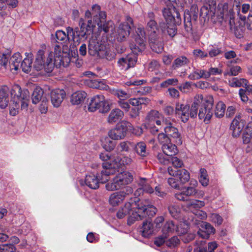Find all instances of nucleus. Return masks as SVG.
<instances>
[{
    "instance_id": "f257e3e1",
    "label": "nucleus",
    "mask_w": 252,
    "mask_h": 252,
    "mask_svg": "<svg viewBox=\"0 0 252 252\" xmlns=\"http://www.w3.org/2000/svg\"><path fill=\"white\" fill-rule=\"evenodd\" d=\"M156 212V208L149 204L148 200L140 201L134 198L125 203L117 212V216L119 219H123L129 215L128 223L131 224L134 221L141 220L147 216L152 217Z\"/></svg>"
},
{
    "instance_id": "f03ea898",
    "label": "nucleus",
    "mask_w": 252,
    "mask_h": 252,
    "mask_svg": "<svg viewBox=\"0 0 252 252\" xmlns=\"http://www.w3.org/2000/svg\"><path fill=\"white\" fill-rule=\"evenodd\" d=\"M156 212V208L149 204L148 200L140 201L134 198L125 203L117 212V216L119 219H123L129 215L128 223L131 224L134 221L141 220L147 216L152 217Z\"/></svg>"
},
{
    "instance_id": "7ed1b4c3",
    "label": "nucleus",
    "mask_w": 252,
    "mask_h": 252,
    "mask_svg": "<svg viewBox=\"0 0 252 252\" xmlns=\"http://www.w3.org/2000/svg\"><path fill=\"white\" fill-rule=\"evenodd\" d=\"M156 212V208L149 204L148 200L140 201L134 198L125 203L117 212V216L119 219H123L129 215L128 223L131 224L134 221L141 220L147 216L152 217Z\"/></svg>"
},
{
    "instance_id": "20e7f679",
    "label": "nucleus",
    "mask_w": 252,
    "mask_h": 252,
    "mask_svg": "<svg viewBox=\"0 0 252 252\" xmlns=\"http://www.w3.org/2000/svg\"><path fill=\"white\" fill-rule=\"evenodd\" d=\"M237 16H239L241 22H237V16L232 7L226 3L223 4L221 18L225 22H228L230 31L234 33L237 38H240L243 36L245 30L246 17L240 13L238 14V13Z\"/></svg>"
},
{
    "instance_id": "39448f33",
    "label": "nucleus",
    "mask_w": 252,
    "mask_h": 252,
    "mask_svg": "<svg viewBox=\"0 0 252 252\" xmlns=\"http://www.w3.org/2000/svg\"><path fill=\"white\" fill-rule=\"evenodd\" d=\"M10 94L13 105V109L10 110L11 115L16 116L20 107L21 109L27 110L30 98V93L28 90H22L19 85H14L10 90Z\"/></svg>"
},
{
    "instance_id": "423d86ee",
    "label": "nucleus",
    "mask_w": 252,
    "mask_h": 252,
    "mask_svg": "<svg viewBox=\"0 0 252 252\" xmlns=\"http://www.w3.org/2000/svg\"><path fill=\"white\" fill-rule=\"evenodd\" d=\"M126 158H107L104 161L102 166L104 168L100 175L97 177L102 183H105L110 179V175H114L117 172H119L120 169H123L125 167Z\"/></svg>"
},
{
    "instance_id": "0eeeda50",
    "label": "nucleus",
    "mask_w": 252,
    "mask_h": 252,
    "mask_svg": "<svg viewBox=\"0 0 252 252\" xmlns=\"http://www.w3.org/2000/svg\"><path fill=\"white\" fill-rule=\"evenodd\" d=\"M33 67L37 71L44 69L47 73L52 72L54 68L53 52L46 54L44 50H39L37 53Z\"/></svg>"
},
{
    "instance_id": "6e6552de",
    "label": "nucleus",
    "mask_w": 252,
    "mask_h": 252,
    "mask_svg": "<svg viewBox=\"0 0 252 252\" xmlns=\"http://www.w3.org/2000/svg\"><path fill=\"white\" fill-rule=\"evenodd\" d=\"M133 179L132 175L129 172H121L116 175L112 182L106 184L105 187L109 191L119 190L131 183Z\"/></svg>"
},
{
    "instance_id": "1a4fd4ad",
    "label": "nucleus",
    "mask_w": 252,
    "mask_h": 252,
    "mask_svg": "<svg viewBox=\"0 0 252 252\" xmlns=\"http://www.w3.org/2000/svg\"><path fill=\"white\" fill-rule=\"evenodd\" d=\"M110 109L108 102L105 99L104 95L97 94L94 96L91 100L88 105V110L90 112H94L98 110L99 113H106Z\"/></svg>"
},
{
    "instance_id": "9d476101",
    "label": "nucleus",
    "mask_w": 252,
    "mask_h": 252,
    "mask_svg": "<svg viewBox=\"0 0 252 252\" xmlns=\"http://www.w3.org/2000/svg\"><path fill=\"white\" fill-rule=\"evenodd\" d=\"M214 99L212 95H207L204 97V103L202 107L199 109L198 117L201 120H203L206 124H208L211 119L213 111Z\"/></svg>"
},
{
    "instance_id": "9b49d317",
    "label": "nucleus",
    "mask_w": 252,
    "mask_h": 252,
    "mask_svg": "<svg viewBox=\"0 0 252 252\" xmlns=\"http://www.w3.org/2000/svg\"><path fill=\"white\" fill-rule=\"evenodd\" d=\"M133 26L132 19L129 16L126 17V22L120 24L117 30L115 36L118 41H123L126 40L130 34L131 27Z\"/></svg>"
},
{
    "instance_id": "f8f14e48",
    "label": "nucleus",
    "mask_w": 252,
    "mask_h": 252,
    "mask_svg": "<svg viewBox=\"0 0 252 252\" xmlns=\"http://www.w3.org/2000/svg\"><path fill=\"white\" fill-rule=\"evenodd\" d=\"M162 124L165 125L164 127L165 133L171 137L172 142L177 145H181L182 140L181 134L173 123L170 120L165 119L162 121Z\"/></svg>"
},
{
    "instance_id": "ddd939ff",
    "label": "nucleus",
    "mask_w": 252,
    "mask_h": 252,
    "mask_svg": "<svg viewBox=\"0 0 252 252\" xmlns=\"http://www.w3.org/2000/svg\"><path fill=\"white\" fill-rule=\"evenodd\" d=\"M198 9L196 4L191 5L190 10H186L184 13V28L186 32L190 33L192 32L191 21H195L198 17Z\"/></svg>"
},
{
    "instance_id": "4468645a",
    "label": "nucleus",
    "mask_w": 252,
    "mask_h": 252,
    "mask_svg": "<svg viewBox=\"0 0 252 252\" xmlns=\"http://www.w3.org/2000/svg\"><path fill=\"white\" fill-rule=\"evenodd\" d=\"M136 35L135 38V43H131L130 49L132 52L139 53L145 49V39L146 34L143 28H138L136 30Z\"/></svg>"
},
{
    "instance_id": "2eb2a0df",
    "label": "nucleus",
    "mask_w": 252,
    "mask_h": 252,
    "mask_svg": "<svg viewBox=\"0 0 252 252\" xmlns=\"http://www.w3.org/2000/svg\"><path fill=\"white\" fill-rule=\"evenodd\" d=\"M130 124L127 121H123L118 124L116 127L111 130L109 132V136L113 139L119 140L124 138L126 133L128 127Z\"/></svg>"
},
{
    "instance_id": "dca6fc26",
    "label": "nucleus",
    "mask_w": 252,
    "mask_h": 252,
    "mask_svg": "<svg viewBox=\"0 0 252 252\" xmlns=\"http://www.w3.org/2000/svg\"><path fill=\"white\" fill-rule=\"evenodd\" d=\"M132 192V188L129 186L126 187L123 191H117L111 194L109 197V203L113 206L118 205L124 200L126 195Z\"/></svg>"
},
{
    "instance_id": "f3484780",
    "label": "nucleus",
    "mask_w": 252,
    "mask_h": 252,
    "mask_svg": "<svg viewBox=\"0 0 252 252\" xmlns=\"http://www.w3.org/2000/svg\"><path fill=\"white\" fill-rule=\"evenodd\" d=\"M175 113L180 116L181 120L184 123H186L189 119L191 117V107L187 103L177 102L175 106Z\"/></svg>"
},
{
    "instance_id": "a211bd4d",
    "label": "nucleus",
    "mask_w": 252,
    "mask_h": 252,
    "mask_svg": "<svg viewBox=\"0 0 252 252\" xmlns=\"http://www.w3.org/2000/svg\"><path fill=\"white\" fill-rule=\"evenodd\" d=\"M245 125V121L242 119L241 115L239 114L236 116L230 127V130L232 131V136L234 138L239 137Z\"/></svg>"
},
{
    "instance_id": "6ab92c4d",
    "label": "nucleus",
    "mask_w": 252,
    "mask_h": 252,
    "mask_svg": "<svg viewBox=\"0 0 252 252\" xmlns=\"http://www.w3.org/2000/svg\"><path fill=\"white\" fill-rule=\"evenodd\" d=\"M129 54L125 57L122 58L118 61L119 67L121 70H127L130 67L134 66L137 62V56L134 53Z\"/></svg>"
},
{
    "instance_id": "aec40b11",
    "label": "nucleus",
    "mask_w": 252,
    "mask_h": 252,
    "mask_svg": "<svg viewBox=\"0 0 252 252\" xmlns=\"http://www.w3.org/2000/svg\"><path fill=\"white\" fill-rule=\"evenodd\" d=\"M168 171L170 175L176 177L182 183H185L189 180V173L185 169L174 170L171 167H169Z\"/></svg>"
},
{
    "instance_id": "412c9836",
    "label": "nucleus",
    "mask_w": 252,
    "mask_h": 252,
    "mask_svg": "<svg viewBox=\"0 0 252 252\" xmlns=\"http://www.w3.org/2000/svg\"><path fill=\"white\" fill-rule=\"evenodd\" d=\"M104 46L98 42L95 37L90 39L88 45V52L91 56H100L99 52L103 50Z\"/></svg>"
},
{
    "instance_id": "4be33fe9",
    "label": "nucleus",
    "mask_w": 252,
    "mask_h": 252,
    "mask_svg": "<svg viewBox=\"0 0 252 252\" xmlns=\"http://www.w3.org/2000/svg\"><path fill=\"white\" fill-rule=\"evenodd\" d=\"M65 96V93L63 90L56 89L51 93V101L55 107H58Z\"/></svg>"
},
{
    "instance_id": "5701e85b",
    "label": "nucleus",
    "mask_w": 252,
    "mask_h": 252,
    "mask_svg": "<svg viewBox=\"0 0 252 252\" xmlns=\"http://www.w3.org/2000/svg\"><path fill=\"white\" fill-rule=\"evenodd\" d=\"M149 44L152 50L157 53L162 52L163 50V44L158 35H150L149 37Z\"/></svg>"
},
{
    "instance_id": "b1692460",
    "label": "nucleus",
    "mask_w": 252,
    "mask_h": 252,
    "mask_svg": "<svg viewBox=\"0 0 252 252\" xmlns=\"http://www.w3.org/2000/svg\"><path fill=\"white\" fill-rule=\"evenodd\" d=\"M10 91L6 86H3L0 89V108L5 109L9 102V94Z\"/></svg>"
},
{
    "instance_id": "393cba45",
    "label": "nucleus",
    "mask_w": 252,
    "mask_h": 252,
    "mask_svg": "<svg viewBox=\"0 0 252 252\" xmlns=\"http://www.w3.org/2000/svg\"><path fill=\"white\" fill-rule=\"evenodd\" d=\"M159 27L163 32L165 33L166 31L171 37H173L177 33L176 26L173 22L161 23H159Z\"/></svg>"
},
{
    "instance_id": "a878e982",
    "label": "nucleus",
    "mask_w": 252,
    "mask_h": 252,
    "mask_svg": "<svg viewBox=\"0 0 252 252\" xmlns=\"http://www.w3.org/2000/svg\"><path fill=\"white\" fill-rule=\"evenodd\" d=\"M124 116V112L119 108L112 110L107 118V122L113 124L121 120Z\"/></svg>"
},
{
    "instance_id": "bb28decb",
    "label": "nucleus",
    "mask_w": 252,
    "mask_h": 252,
    "mask_svg": "<svg viewBox=\"0 0 252 252\" xmlns=\"http://www.w3.org/2000/svg\"><path fill=\"white\" fill-rule=\"evenodd\" d=\"M204 98H203V96L201 94H197L195 95L193 102L191 106V118L196 117L198 106L201 103H204Z\"/></svg>"
},
{
    "instance_id": "cd10ccee",
    "label": "nucleus",
    "mask_w": 252,
    "mask_h": 252,
    "mask_svg": "<svg viewBox=\"0 0 252 252\" xmlns=\"http://www.w3.org/2000/svg\"><path fill=\"white\" fill-rule=\"evenodd\" d=\"M87 94L82 91L74 93L71 96L70 101L72 104L78 105L84 102L86 97Z\"/></svg>"
},
{
    "instance_id": "c85d7f7f",
    "label": "nucleus",
    "mask_w": 252,
    "mask_h": 252,
    "mask_svg": "<svg viewBox=\"0 0 252 252\" xmlns=\"http://www.w3.org/2000/svg\"><path fill=\"white\" fill-rule=\"evenodd\" d=\"M85 182L86 185L91 189H95L99 187V180L98 177L94 175H87Z\"/></svg>"
},
{
    "instance_id": "c756f323",
    "label": "nucleus",
    "mask_w": 252,
    "mask_h": 252,
    "mask_svg": "<svg viewBox=\"0 0 252 252\" xmlns=\"http://www.w3.org/2000/svg\"><path fill=\"white\" fill-rule=\"evenodd\" d=\"M176 226L177 224L172 220L167 221L162 229L163 235L167 237L170 234L176 231Z\"/></svg>"
},
{
    "instance_id": "7c9ffc66",
    "label": "nucleus",
    "mask_w": 252,
    "mask_h": 252,
    "mask_svg": "<svg viewBox=\"0 0 252 252\" xmlns=\"http://www.w3.org/2000/svg\"><path fill=\"white\" fill-rule=\"evenodd\" d=\"M21 60V56L19 53L14 54L9 62L10 70H17L20 67Z\"/></svg>"
},
{
    "instance_id": "2f4dec72",
    "label": "nucleus",
    "mask_w": 252,
    "mask_h": 252,
    "mask_svg": "<svg viewBox=\"0 0 252 252\" xmlns=\"http://www.w3.org/2000/svg\"><path fill=\"white\" fill-rule=\"evenodd\" d=\"M187 197L190 196H195L198 198H201L204 195V192L201 190H197L194 187H185L183 189Z\"/></svg>"
},
{
    "instance_id": "473e14b6",
    "label": "nucleus",
    "mask_w": 252,
    "mask_h": 252,
    "mask_svg": "<svg viewBox=\"0 0 252 252\" xmlns=\"http://www.w3.org/2000/svg\"><path fill=\"white\" fill-rule=\"evenodd\" d=\"M163 152L167 156L173 157L175 156L178 151L176 146L171 142L162 146Z\"/></svg>"
},
{
    "instance_id": "72a5a7b5",
    "label": "nucleus",
    "mask_w": 252,
    "mask_h": 252,
    "mask_svg": "<svg viewBox=\"0 0 252 252\" xmlns=\"http://www.w3.org/2000/svg\"><path fill=\"white\" fill-rule=\"evenodd\" d=\"M134 150L137 154L141 157H147L149 155V150L146 144L142 141L137 143L134 145Z\"/></svg>"
},
{
    "instance_id": "f704fd0d",
    "label": "nucleus",
    "mask_w": 252,
    "mask_h": 252,
    "mask_svg": "<svg viewBox=\"0 0 252 252\" xmlns=\"http://www.w3.org/2000/svg\"><path fill=\"white\" fill-rule=\"evenodd\" d=\"M188 77L192 80H198L200 78L207 79V71L204 69H194Z\"/></svg>"
},
{
    "instance_id": "c9c22d12",
    "label": "nucleus",
    "mask_w": 252,
    "mask_h": 252,
    "mask_svg": "<svg viewBox=\"0 0 252 252\" xmlns=\"http://www.w3.org/2000/svg\"><path fill=\"white\" fill-rule=\"evenodd\" d=\"M109 136L104 137L101 139V142L102 147L107 152L112 151L116 146V143L112 141Z\"/></svg>"
},
{
    "instance_id": "e433bc0d",
    "label": "nucleus",
    "mask_w": 252,
    "mask_h": 252,
    "mask_svg": "<svg viewBox=\"0 0 252 252\" xmlns=\"http://www.w3.org/2000/svg\"><path fill=\"white\" fill-rule=\"evenodd\" d=\"M140 232L143 237H148L152 234L153 232V225L152 223L150 221L143 222Z\"/></svg>"
},
{
    "instance_id": "4c0bfd02",
    "label": "nucleus",
    "mask_w": 252,
    "mask_h": 252,
    "mask_svg": "<svg viewBox=\"0 0 252 252\" xmlns=\"http://www.w3.org/2000/svg\"><path fill=\"white\" fill-rule=\"evenodd\" d=\"M44 91L40 87H36L32 95V102L34 104L38 103L43 99Z\"/></svg>"
},
{
    "instance_id": "58836bf2",
    "label": "nucleus",
    "mask_w": 252,
    "mask_h": 252,
    "mask_svg": "<svg viewBox=\"0 0 252 252\" xmlns=\"http://www.w3.org/2000/svg\"><path fill=\"white\" fill-rule=\"evenodd\" d=\"M83 21L80 20L79 24L80 25V31H76V37H78V39H79V43L82 38L85 39L87 38V34L88 33V32L90 31L88 28H86V25L82 23Z\"/></svg>"
},
{
    "instance_id": "ea45409f",
    "label": "nucleus",
    "mask_w": 252,
    "mask_h": 252,
    "mask_svg": "<svg viewBox=\"0 0 252 252\" xmlns=\"http://www.w3.org/2000/svg\"><path fill=\"white\" fill-rule=\"evenodd\" d=\"M248 80L245 78H232L228 80V85L231 87H243L244 85H246Z\"/></svg>"
},
{
    "instance_id": "a19ab883",
    "label": "nucleus",
    "mask_w": 252,
    "mask_h": 252,
    "mask_svg": "<svg viewBox=\"0 0 252 252\" xmlns=\"http://www.w3.org/2000/svg\"><path fill=\"white\" fill-rule=\"evenodd\" d=\"M146 29L149 32V36L158 35V28L157 22L154 20H150L147 24Z\"/></svg>"
},
{
    "instance_id": "79ce46f5",
    "label": "nucleus",
    "mask_w": 252,
    "mask_h": 252,
    "mask_svg": "<svg viewBox=\"0 0 252 252\" xmlns=\"http://www.w3.org/2000/svg\"><path fill=\"white\" fill-rule=\"evenodd\" d=\"M226 106L222 101H219L216 106L215 116L218 118L222 117L225 112Z\"/></svg>"
},
{
    "instance_id": "37998d69",
    "label": "nucleus",
    "mask_w": 252,
    "mask_h": 252,
    "mask_svg": "<svg viewBox=\"0 0 252 252\" xmlns=\"http://www.w3.org/2000/svg\"><path fill=\"white\" fill-rule=\"evenodd\" d=\"M189 63V60L187 57L185 56H181L175 60L172 65V67L173 69H175L187 64Z\"/></svg>"
},
{
    "instance_id": "c03bdc74",
    "label": "nucleus",
    "mask_w": 252,
    "mask_h": 252,
    "mask_svg": "<svg viewBox=\"0 0 252 252\" xmlns=\"http://www.w3.org/2000/svg\"><path fill=\"white\" fill-rule=\"evenodd\" d=\"M90 87L98 89L99 90H107L109 89V86L101 81L97 80H89L88 83Z\"/></svg>"
},
{
    "instance_id": "a18cd8bd",
    "label": "nucleus",
    "mask_w": 252,
    "mask_h": 252,
    "mask_svg": "<svg viewBox=\"0 0 252 252\" xmlns=\"http://www.w3.org/2000/svg\"><path fill=\"white\" fill-rule=\"evenodd\" d=\"M173 10H175V7L172 8H165L162 11L163 15L166 20V23L170 22L173 23L174 20Z\"/></svg>"
},
{
    "instance_id": "49530a36",
    "label": "nucleus",
    "mask_w": 252,
    "mask_h": 252,
    "mask_svg": "<svg viewBox=\"0 0 252 252\" xmlns=\"http://www.w3.org/2000/svg\"><path fill=\"white\" fill-rule=\"evenodd\" d=\"M32 61L30 58H26L20 63V66L22 70L26 73L30 71L32 67Z\"/></svg>"
},
{
    "instance_id": "de8ad7c7",
    "label": "nucleus",
    "mask_w": 252,
    "mask_h": 252,
    "mask_svg": "<svg viewBox=\"0 0 252 252\" xmlns=\"http://www.w3.org/2000/svg\"><path fill=\"white\" fill-rule=\"evenodd\" d=\"M199 181L200 184L204 187L207 186L209 184V179L207 174V171L204 168H201L200 169Z\"/></svg>"
},
{
    "instance_id": "09e8293b",
    "label": "nucleus",
    "mask_w": 252,
    "mask_h": 252,
    "mask_svg": "<svg viewBox=\"0 0 252 252\" xmlns=\"http://www.w3.org/2000/svg\"><path fill=\"white\" fill-rule=\"evenodd\" d=\"M168 209L172 217L177 219L179 217L181 209L178 205L176 204H171L168 206Z\"/></svg>"
},
{
    "instance_id": "8fccbe9b",
    "label": "nucleus",
    "mask_w": 252,
    "mask_h": 252,
    "mask_svg": "<svg viewBox=\"0 0 252 252\" xmlns=\"http://www.w3.org/2000/svg\"><path fill=\"white\" fill-rule=\"evenodd\" d=\"M189 208L191 211H192L193 209H197L203 207L205 205V203L204 201L198 200H192L190 201L187 204Z\"/></svg>"
},
{
    "instance_id": "3c124183",
    "label": "nucleus",
    "mask_w": 252,
    "mask_h": 252,
    "mask_svg": "<svg viewBox=\"0 0 252 252\" xmlns=\"http://www.w3.org/2000/svg\"><path fill=\"white\" fill-rule=\"evenodd\" d=\"M106 18V13L100 11L97 14V17H94V21L98 27H101L102 24L105 22Z\"/></svg>"
},
{
    "instance_id": "603ef678",
    "label": "nucleus",
    "mask_w": 252,
    "mask_h": 252,
    "mask_svg": "<svg viewBox=\"0 0 252 252\" xmlns=\"http://www.w3.org/2000/svg\"><path fill=\"white\" fill-rule=\"evenodd\" d=\"M58 61L59 62V63L63 66H67L71 61L69 54L67 52L63 54V55L61 56V58L58 59Z\"/></svg>"
},
{
    "instance_id": "864d4df0",
    "label": "nucleus",
    "mask_w": 252,
    "mask_h": 252,
    "mask_svg": "<svg viewBox=\"0 0 252 252\" xmlns=\"http://www.w3.org/2000/svg\"><path fill=\"white\" fill-rule=\"evenodd\" d=\"M143 192H145L147 193L152 194L154 192L153 189L148 184L144 185L143 188H138L135 192V195H139L141 193Z\"/></svg>"
},
{
    "instance_id": "5fc2aeb1",
    "label": "nucleus",
    "mask_w": 252,
    "mask_h": 252,
    "mask_svg": "<svg viewBox=\"0 0 252 252\" xmlns=\"http://www.w3.org/2000/svg\"><path fill=\"white\" fill-rule=\"evenodd\" d=\"M241 67L238 65L233 66L230 67L229 70L224 73V76H237L241 72Z\"/></svg>"
},
{
    "instance_id": "6e6d98bb",
    "label": "nucleus",
    "mask_w": 252,
    "mask_h": 252,
    "mask_svg": "<svg viewBox=\"0 0 252 252\" xmlns=\"http://www.w3.org/2000/svg\"><path fill=\"white\" fill-rule=\"evenodd\" d=\"M162 115L158 111L153 110H151L147 115L146 118L150 121H155L157 119H161Z\"/></svg>"
},
{
    "instance_id": "4d7b16f0",
    "label": "nucleus",
    "mask_w": 252,
    "mask_h": 252,
    "mask_svg": "<svg viewBox=\"0 0 252 252\" xmlns=\"http://www.w3.org/2000/svg\"><path fill=\"white\" fill-rule=\"evenodd\" d=\"M77 29H75L74 30L73 28L68 27L66 28V31L67 33V36L68 37H71L72 40L73 41L75 44H78L79 43V39H78V37H76V31Z\"/></svg>"
},
{
    "instance_id": "13d9d810",
    "label": "nucleus",
    "mask_w": 252,
    "mask_h": 252,
    "mask_svg": "<svg viewBox=\"0 0 252 252\" xmlns=\"http://www.w3.org/2000/svg\"><path fill=\"white\" fill-rule=\"evenodd\" d=\"M178 84V80L177 78H169L160 83L161 88H166L169 86H176Z\"/></svg>"
},
{
    "instance_id": "bf43d9fd",
    "label": "nucleus",
    "mask_w": 252,
    "mask_h": 252,
    "mask_svg": "<svg viewBox=\"0 0 252 252\" xmlns=\"http://www.w3.org/2000/svg\"><path fill=\"white\" fill-rule=\"evenodd\" d=\"M131 143L129 142H121L117 147L118 153L128 152Z\"/></svg>"
},
{
    "instance_id": "052dcab7",
    "label": "nucleus",
    "mask_w": 252,
    "mask_h": 252,
    "mask_svg": "<svg viewBox=\"0 0 252 252\" xmlns=\"http://www.w3.org/2000/svg\"><path fill=\"white\" fill-rule=\"evenodd\" d=\"M158 141L162 144L165 145L171 142L172 140L169 136L165 133H160L158 134Z\"/></svg>"
},
{
    "instance_id": "680f3d73",
    "label": "nucleus",
    "mask_w": 252,
    "mask_h": 252,
    "mask_svg": "<svg viewBox=\"0 0 252 252\" xmlns=\"http://www.w3.org/2000/svg\"><path fill=\"white\" fill-rule=\"evenodd\" d=\"M64 53L62 50V48L59 45H56L54 47V53L53 54V61L58 62V59L61 58V56Z\"/></svg>"
},
{
    "instance_id": "e2e57ef3",
    "label": "nucleus",
    "mask_w": 252,
    "mask_h": 252,
    "mask_svg": "<svg viewBox=\"0 0 252 252\" xmlns=\"http://www.w3.org/2000/svg\"><path fill=\"white\" fill-rule=\"evenodd\" d=\"M56 36L58 40L62 41L63 43H65L69 39V37L63 31L59 30L57 31Z\"/></svg>"
},
{
    "instance_id": "0e129e2a",
    "label": "nucleus",
    "mask_w": 252,
    "mask_h": 252,
    "mask_svg": "<svg viewBox=\"0 0 252 252\" xmlns=\"http://www.w3.org/2000/svg\"><path fill=\"white\" fill-rule=\"evenodd\" d=\"M113 93L117 95L120 100H124L129 97V95L121 90H113Z\"/></svg>"
},
{
    "instance_id": "69168bd1",
    "label": "nucleus",
    "mask_w": 252,
    "mask_h": 252,
    "mask_svg": "<svg viewBox=\"0 0 252 252\" xmlns=\"http://www.w3.org/2000/svg\"><path fill=\"white\" fill-rule=\"evenodd\" d=\"M180 242V240L177 237L174 236L166 242V245L168 247L174 248L179 244Z\"/></svg>"
},
{
    "instance_id": "338daca9",
    "label": "nucleus",
    "mask_w": 252,
    "mask_h": 252,
    "mask_svg": "<svg viewBox=\"0 0 252 252\" xmlns=\"http://www.w3.org/2000/svg\"><path fill=\"white\" fill-rule=\"evenodd\" d=\"M243 141L244 144H248L249 147L252 146V134L246 132H244L243 136Z\"/></svg>"
},
{
    "instance_id": "774afa93",
    "label": "nucleus",
    "mask_w": 252,
    "mask_h": 252,
    "mask_svg": "<svg viewBox=\"0 0 252 252\" xmlns=\"http://www.w3.org/2000/svg\"><path fill=\"white\" fill-rule=\"evenodd\" d=\"M15 250V247L12 244H5L0 247V252H14Z\"/></svg>"
}]
</instances>
